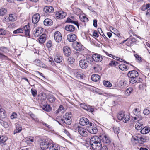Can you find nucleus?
I'll return each mask as SVG.
<instances>
[{
	"label": "nucleus",
	"instance_id": "obj_1",
	"mask_svg": "<svg viewBox=\"0 0 150 150\" xmlns=\"http://www.w3.org/2000/svg\"><path fill=\"white\" fill-rule=\"evenodd\" d=\"M90 144L94 150H107L108 147L105 145L102 147L100 139L98 136H94L92 137L90 140Z\"/></svg>",
	"mask_w": 150,
	"mask_h": 150
},
{
	"label": "nucleus",
	"instance_id": "obj_2",
	"mask_svg": "<svg viewBox=\"0 0 150 150\" xmlns=\"http://www.w3.org/2000/svg\"><path fill=\"white\" fill-rule=\"evenodd\" d=\"M138 72L135 70L129 71L127 74V76L129 78V82L131 83H136L138 79L139 82L141 81V79L139 77Z\"/></svg>",
	"mask_w": 150,
	"mask_h": 150
},
{
	"label": "nucleus",
	"instance_id": "obj_3",
	"mask_svg": "<svg viewBox=\"0 0 150 150\" xmlns=\"http://www.w3.org/2000/svg\"><path fill=\"white\" fill-rule=\"evenodd\" d=\"M97 127L96 125H94L92 122H91L88 124L86 126V129L90 133L96 134L98 132Z\"/></svg>",
	"mask_w": 150,
	"mask_h": 150
},
{
	"label": "nucleus",
	"instance_id": "obj_4",
	"mask_svg": "<svg viewBox=\"0 0 150 150\" xmlns=\"http://www.w3.org/2000/svg\"><path fill=\"white\" fill-rule=\"evenodd\" d=\"M91 59L90 58H86L85 59L80 60L79 62L80 67L82 69H85L87 68L91 62Z\"/></svg>",
	"mask_w": 150,
	"mask_h": 150
},
{
	"label": "nucleus",
	"instance_id": "obj_5",
	"mask_svg": "<svg viewBox=\"0 0 150 150\" xmlns=\"http://www.w3.org/2000/svg\"><path fill=\"white\" fill-rule=\"evenodd\" d=\"M101 140L103 143L106 145H108L111 143V140L109 136L106 134L102 135L100 137Z\"/></svg>",
	"mask_w": 150,
	"mask_h": 150
},
{
	"label": "nucleus",
	"instance_id": "obj_6",
	"mask_svg": "<svg viewBox=\"0 0 150 150\" xmlns=\"http://www.w3.org/2000/svg\"><path fill=\"white\" fill-rule=\"evenodd\" d=\"M72 46L77 51H82L84 49V47L80 43L77 42L73 43Z\"/></svg>",
	"mask_w": 150,
	"mask_h": 150
},
{
	"label": "nucleus",
	"instance_id": "obj_7",
	"mask_svg": "<svg viewBox=\"0 0 150 150\" xmlns=\"http://www.w3.org/2000/svg\"><path fill=\"white\" fill-rule=\"evenodd\" d=\"M54 38L57 42H60L62 40V36L60 32L58 31H55L54 33Z\"/></svg>",
	"mask_w": 150,
	"mask_h": 150
},
{
	"label": "nucleus",
	"instance_id": "obj_8",
	"mask_svg": "<svg viewBox=\"0 0 150 150\" xmlns=\"http://www.w3.org/2000/svg\"><path fill=\"white\" fill-rule=\"evenodd\" d=\"M59 122L62 123H65L67 125H70L71 123V117L64 116L63 118L61 119Z\"/></svg>",
	"mask_w": 150,
	"mask_h": 150
},
{
	"label": "nucleus",
	"instance_id": "obj_9",
	"mask_svg": "<svg viewBox=\"0 0 150 150\" xmlns=\"http://www.w3.org/2000/svg\"><path fill=\"white\" fill-rule=\"evenodd\" d=\"M43 29L42 28L40 27L37 28L34 31V35L35 37L39 36L43 32Z\"/></svg>",
	"mask_w": 150,
	"mask_h": 150
},
{
	"label": "nucleus",
	"instance_id": "obj_10",
	"mask_svg": "<svg viewBox=\"0 0 150 150\" xmlns=\"http://www.w3.org/2000/svg\"><path fill=\"white\" fill-rule=\"evenodd\" d=\"M92 57V59L96 62H100L103 59L102 56L100 54H98L93 55Z\"/></svg>",
	"mask_w": 150,
	"mask_h": 150
},
{
	"label": "nucleus",
	"instance_id": "obj_11",
	"mask_svg": "<svg viewBox=\"0 0 150 150\" xmlns=\"http://www.w3.org/2000/svg\"><path fill=\"white\" fill-rule=\"evenodd\" d=\"M91 122H89L88 120L86 118L82 117L79 120V123L82 126H85L88 125Z\"/></svg>",
	"mask_w": 150,
	"mask_h": 150
},
{
	"label": "nucleus",
	"instance_id": "obj_12",
	"mask_svg": "<svg viewBox=\"0 0 150 150\" xmlns=\"http://www.w3.org/2000/svg\"><path fill=\"white\" fill-rule=\"evenodd\" d=\"M66 16V13L62 11H60L57 12L56 13V17L57 18L60 19L64 18Z\"/></svg>",
	"mask_w": 150,
	"mask_h": 150
},
{
	"label": "nucleus",
	"instance_id": "obj_13",
	"mask_svg": "<svg viewBox=\"0 0 150 150\" xmlns=\"http://www.w3.org/2000/svg\"><path fill=\"white\" fill-rule=\"evenodd\" d=\"M78 132L83 137L87 136V132L85 129L79 126L78 127Z\"/></svg>",
	"mask_w": 150,
	"mask_h": 150
},
{
	"label": "nucleus",
	"instance_id": "obj_14",
	"mask_svg": "<svg viewBox=\"0 0 150 150\" xmlns=\"http://www.w3.org/2000/svg\"><path fill=\"white\" fill-rule=\"evenodd\" d=\"M67 39L70 42H73L76 40L77 39L76 36L74 34H70L67 36Z\"/></svg>",
	"mask_w": 150,
	"mask_h": 150
},
{
	"label": "nucleus",
	"instance_id": "obj_15",
	"mask_svg": "<svg viewBox=\"0 0 150 150\" xmlns=\"http://www.w3.org/2000/svg\"><path fill=\"white\" fill-rule=\"evenodd\" d=\"M40 16L38 13L35 14L32 17V22L34 24H36L39 21Z\"/></svg>",
	"mask_w": 150,
	"mask_h": 150
},
{
	"label": "nucleus",
	"instance_id": "obj_16",
	"mask_svg": "<svg viewBox=\"0 0 150 150\" xmlns=\"http://www.w3.org/2000/svg\"><path fill=\"white\" fill-rule=\"evenodd\" d=\"M63 51L64 55L66 56H69L71 53L70 49L67 46H65L63 48Z\"/></svg>",
	"mask_w": 150,
	"mask_h": 150
},
{
	"label": "nucleus",
	"instance_id": "obj_17",
	"mask_svg": "<svg viewBox=\"0 0 150 150\" xmlns=\"http://www.w3.org/2000/svg\"><path fill=\"white\" fill-rule=\"evenodd\" d=\"M149 138L148 137L145 136H140L139 137V143L143 144L144 143L147 142L149 140Z\"/></svg>",
	"mask_w": 150,
	"mask_h": 150
},
{
	"label": "nucleus",
	"instance_id": "obj_18",
	"mask_svg": "<svg viewBox=\"0 0 150 150\" xmlns=\"http://www.w3.org/2000/svg\"><path fill=\"white\" fill-rule=\"evenodd\" d=\"M74 17L73 16H71L69 18H68L66 21V22L67 23H72L76 25L77 27L79 28V24L78 22L77 21H74Z\"/></svg>",
	"mask_w": 150,
	"mask_h": 150
},
{
	"label": "nucleus",
	"instance_id": "obj_19",
	"mask_svg": "<svg viewBox=\"0 0 150 150\" xmlns=\"http://www.w3.org/2000/svg\"><path fill=\"white\" fill-rule=\"evenodd\" d=\"M47 35L45 34H43L39 37V41L40 43H43L46 39Z\"/></svg>",
	"mask_w": 150,
	"mask_h": 150
},
{
	"label": "nucleus",
	"instance_id": "obj_20",
	"mask_svg": "<svg viewBox=\"0 0 150 150\" xmlns=\"http://www.w3.org/2000/svg\"><path fill=\"white\" fill-rule=\"evenodd\" d=\"M16 129L14 130L13 131V134H14L19 133L20 132L22 129V127L19 124H17L16 125Z\"/></svg>",
	"mask_w": 150,
	"mask_h": 150
},
{
	"label": "nucleus",
	"instance_id": "obj_21",
	"mask_svg": "<svg viewBox=\"0 0 150 150\" xmlns=\"http://www.w3.org/2000/svg\"><path fill=\"white\" fill-rule=\"evenodd\" d=\"M66 30L70 32H73L75 31V28L74 26L71 25H68L65 27Z\"/></svg>",
	"mask_w": 150,
	"mask_h": 150
},
{
	"label": "nucleus",
	"instance_id": "obj_22",
	"mask_svg": "<svg viewBox=\"0 0 150 150\" xmlns=\"http://www.w3.org/2000/svg\"><path fill=\"white\" fill-rule=\"evenodd\" d=\"M34 63L37 66L43 68H45L46 65L38 59L34 61Z\"/></svg>",
	"mask_w": 150,
	"mask_h": 150
},
{
	"label": "nucleus",
	"instance_id": "obj_23",
	"mask_svg": "<svg viewBox=\"0 0 150 150\" xmlns=\"http://www.w3.org/2000/svg\"><path fill=\"white\" fill-rule=\"evenodd\" d=\"M80 71L78 70H75L74 71V74L76 76L78 79H83V76L82 75H81L80 74Z\"/></svg>",
	"mask_w": 150,
	"mask_h": 150
},
{
	"label": "nucleus",
	"instance_id": "obj_24",
	"mask_svg": "<svg viewBox=\"0 0 150 150\" xmlns=\"http://www.w3.org/2000/svg\"><path fill=\"white\" fill-rule=\"evenodd\" d=\"M92 80L94 82L99 81L100 79V76L97 74H93L91 77Z\"/></svg>",
	"mask_w": 150,
	"mask_h": 150
},
{
	"label": "nucleus",
	"instance_id": "obj_25",
	"mask_svg": "<svg viewBox=\"0 0 150 150\" xmlns=\"http://www.w3.org/2000/svg\"><path fill=\"white\" fill-rule=\"evenodd\" d=\"M48 94L47 100L50 103H53L54 102L55 99V97L52 95V93L50 92Z\"/></svg>",
	"mask_w": 150,
	"mask_h": 150
},
{
	"label": "nucleus",
	"instance_id": "obj_26",
	"mask_svg": "<svg viewBox=\"0 0 150 150\" xmlns=\"http://www.w3.org/2000/svg\"><path fill=\"white\" fill-rule=\"evenodd\" d=\"M119 68L121 70L124 71H127L129 69L127 66L124 64H120L119 65Z\"/></svg>",
	"mask_w": 150,
	"mask_h": 150
},
{
	"label": "nucleus",
	"instance_id": "obj_27",
	"mask_svg": "<svg viewBox=\"0 0 150 150\" xmlns=\"http://www.w3.org/2000/svg\"><path fill=\"white\" fill-rule=\"evenodd\" d=\"M139 135L137 136L134 135L132 136V137L131 139L132 142L133 143H137V142L139 143Z\"/></svg>",
	"mask_w": 150,
	"mask_h": 150
},
{
	"label": "nucleus",
	"instance_id": "obj_28",
	"mask_svg": "<svg viewBox=\"0 0 150 150\" xmlns=\"http://www.w3.org/2000/svg\"><path fill=\"white\" fill-rule=\"evenodd\" d=\"M49 150H60V148L57 144H52L50 147Z\"/></svg>",
	"mask_w": 150,
	"mask_h": 150
},
{
	"label": "nucleus",
	"instance_id": "obj_29",
	"mask_svg": "<svg viewBox=\"0 0 150 150\" xmlns=\"http://www.w3.org/2000/svg\"><path fill=\"white\" fill-rule=\"evenodd\" d=\"M54 60L55 62L57 63H60L62 60V57L61 56L56 55L55 57Z\"/></svg>",
	"mask_w": 150,
	"mask_h": 150
},
{
	"label": "nucleus",
	"instance_id": "obj_30",
	"mask_svg": "<svg viewBox=\"0 0 150 150\" xmlns=\"http://www.w3.org/2000/svg\"><path fill=\"white\" fill-rule=\"evenodd\" d=\"M34 141V137L31 136L28 137L26 139V142L28 144H30Z\"/></svg>",
	"mask_w": 150,
	"mask_h": 150
},
{
	"label": "nucleus",
	"instance_id": "obj_31",
	"mask_svg": "<svg viewBox=\"0 0 150 150\" xmlns=\"http://www.w3.org/2000/svg\"><path fill=\"white\" fill-rule=\"evenodd\" d=\"M150 131L147 127H145L142 129L140 132L142 134H146L149 133Z\"/></svg>",
	"mask_w": 150,
	"mask_h": 150
},
{
	"label": "nucleus",
	"instance_id": "obj_32",
	"mask_svg": "<svg viewBox=\"0 0 150 150\" xmlns=\"http://www.w3.org/2000/svg\"><path fill=\"white\" fill-rule=\"evenodd\" d=\"M143 127V124L139 122H137L135 125V128L138 130H141Z\"/></svg>",
	"mask_w": 150,
	"mask_h": 150
},
{
	"label": "nucleus",
	"instance_id": "obj_33",
	"mask_svg": "<svg viewBox=\"0 0 150 150\" xmlns=\"http://www.w3.org/2000/svg\"><path fill=\"white\" fill-rule=\"evenodd\" d=\"M133 89L131 87H129L126 89L125 92V94L127 96H128L133 91Z\"/></svg>",
	"mask_w": 150,
	"mask_h": 150
},
{
	"label": "nucleus",
	"instance_id": "obj_34",
	"mask_svg": "<svg viewBox=\"0 0 150 150\" xmlns=\"http://www.w3.org/2000/svg\"><path fill=\"white\" fill-rule=\"evenodd\" d=\"M142 116H140L138 117H134L132 120L131 121L134 122H137L142 119Z\"/></svg>",
	"mask_w": 150,
	"mask_h": 150
},
{
	"label": "nucleus",
	"instance_id": "obj_35",
	"mask_svg": "<svg viewBox=\"0 0 150 150\" xmlns=\"http://www.w3.org/2000/svg\"><path fill=\"white\" fill-rule=\"evenodd\" d=\"M124 114L122 112H120L117 114V117L118 119L120 120H123V118L124 116Z\"/></svg>",
	"mask_w": 150,
	"mask_h": 150
},
{
	"label": "nucleus",
	"instance_id": "obj_36",
	"mask_svg": "<svg viewBox=\"0 0 150 150\" xmlns=\"http://www.w3.org/2000/svg\"><path fill=\"white\" fill-rule=\"evenodd\" d=\"M123 118V120H122L125 123H127L129 121L130 119L129 116L127 115H124V116Z\"/></svg>",
	"mask_w": 150,
	"mask_h": 150
},
{
	"label": "nucleus",
	"instance_id": "obj_37",
	"mask_svg": "<svg viewBox=\"0 0 150 150\" xmlns=\"http://www.w3.org/2000/svg\"><path fill=\"white\" fill-rule=\"evenodd\" d=\"M0 124L5 128H8L9 126L7 122L3 120L0 121Z\"/></svg>",
	"mask_w": 150,
	"mask_h": 150
},
{
	"label": "nucleus",
	"instance_id": "obj_38",
	"mask_svg": "<svg viewBox=\"0 0 150 150\" xmlns=\"http://www.w3.org/2000/svg\"><path fill=\"white\" fill-rule=\"evenodd\" d=\"M16 16L14 15L10 14L9 15V18L11 21H15L16 20Z\"/></svg>",
	"mask_w": 150,
	"mask_h": 150
},
{
	"label": "nucleus",
	"instance_id": "obj_39",
	"mask_svg": "<svg viewBox=\"0 0 150 150\" xmlns=\"http://www.w3.org/2000/svg\"><path fill=\"white\" fill-rule=\"evenodd\" d=\"M103 83L105 86L107 87H110L112 86V84L110 82L108 81H103Z\"/></svg>",
	"mask_w": 150,
	"mask_h": 150
},
{
	"label": "nucleus",
	"instance_id": "obj_40",
	"mask_svg": "<svg viewBox=\"0 0 150 150\" xmlns=\"http://www.w3.org/2000/svg\"><path fill=\"white\" fill-rule=\"evenodd\" d=\"M118 64V62L115 61L114 60L111 61L109 63V65L110 66H116Z\"/></svg>",
	"mask_w": 150,
	"mask_h": 150
},
{
	"label": "nucleus",
	"instance_id": "obj_41",
	"mask_svg": "<svg viewBox=\"0 0 150 150\" xmlns=\"http://www.w3.org/2000/svg\"><path fill=\"white\" fill-rule=\"evenodd\" d=\"M134 114L136 115H139L141 113L140 110L139 108H135L133 111Z\"/></svg>",
	"mask_w": 150,
	"mask_h": 150
},
{
	"label": "nucleus",
	"instance_id": "obj_42",
	"mask_svg": "<svg viewBox=\"0 0 150 150\" xmlns=\"http://www.w3.org/2000/svg\"><path fill=\"white\" fill-rule=\"evenodd\" d=\"M23 28H19L14 31L13 32L14 34H17L23 33Z\"/></svg>",
	"mask_w": 150,
	"mask_h": 150
},
{
	"label": "nucleus",
	"instance_id": "obj_43",
	"mask_svg": "<svg viewBox=\"0 0 150 150\" xmlns=\"http://www.w3.org/2000/svg\"><path fill=\"white\" fill-rule=\"evenodd\" d=\"M54 110L49 105H47V112H52Z\"/></svg>",
	"mask_w": 150,
	"mask_h": 150
},
{
	"label": "nucleus",
	"instance_id": "obj_44",
	"mask_svg": "<svg viewBox=\"0 0 150 150\" xmlns=\"http://www.w3.org/2000/svg\"><path fill=\"white\" fill-rule=\"evenodd\" d=\"M6 12V10L4 8L0 9V15L3 16Z\"/></svg>",
	"mask_w": 150,
	"mask_h": 150
},
{
	"label": "nucleus",
	"instance_id": "obj_45",
	"mask_svg": "<svg viewBox=\"0 0 150 150\" xmlns=\"http://www.w3.org/2000/svg\"><path fill=\"white\" fill-rule=\"evenodd\" d=\"M75 61V59L72 57H69L68 59V62L69 64H72Z\"/></svg>",
	"mask_w": 150,
	"mask_h": 150
},
{
	"label": "nucleus",
	"instance_id": "obj_46",
	"mask_svg": "<svg viewBox=\"0 0 150 150\" xmlns=\"http://www.w3.org/2000/svg\"><path fill=\"white\" fill-rule=\"evenodd\" d=\"M113 130L114 132L116 134H118L119 132V128L116 127H114L113 128Z\"/></svg>",
	"mask_w": 150,
	"mask_h": 150
},
{
	"label": "nucleus",
	"instance_id": "obj_47",
	"mask_svg": "<svg viewBox=\"0 0 150 150\" xmlns=\"http://www.w3.org/2000/svg\"><path fill=\"white\" fill-rule=\"evenodd\" d=\"M54 11L53 8L50 6H47V12L52 13Z\"/></svg>",
	"mask_w": 150,
	"mask_h": 150
},
{
	"label": "nucleus",
	"instance_id": "obj_48",
	"mask_svg": "<svg viewBox=\"0 0 150 150\" xmlns=\"http://www.w3.org/2000/svg\"><path fill=\"white\" fill-rule=\"evenodd\" d=\"M136 39L134 38H132L131 39H129L128 40V42H130V44L131 45L132 43L136 42Z\"/></svg>",
	"mask_w": 150,
	"mask_h": 150
},
{
	"label": "nucleus",
	"instance_id": "obj_49",
	"mask_svg": "<svg viewBox=\"0 0 150 150\" xmlns=\"http://www.w3.org/2000/svg\"><path fill=\"white\" fill-rule=\"evenodd\" d=\"M88 105H85V104L80 103V107L83 109L86 110V109L88 108Z\"/></svg>",
	"mask_w": 150,
	"mask_h": 150
},
{
	"label": "nucleus",
	"instance_id": "obj_50",
	"mask_svg": "<svg viewBox=\"0 0 150 150\" xmlns=\"http://www.w3.org/2000/svg\"><path fill=\"white\" fill-rule=\"evenodd\" d=\"M0 58L4 59H8V58L7 56L4 55L2 53L0 52Z\"/></svg>",
	"mask_w": 150,
	"mask_h": 150
},
{
	"label": "nucleus",
	"instance_id": "obj_51",
	"mask_svg": "<svg viewBox=\"0 0 150 150\" xmlns=\"http://www.w3.org/2000/svg\"><path fill=\"white\" fill-rule=\"evenodd\" d=\"M143 113L145 115H147L150 113V111L147 109H145L143 111Z\"/></svg>",
	"mask_w": 150,
	"mask_h": 150
},
{
	"label": "nucleus",
	"instance_id": "obj_52",
	"mask_svg": "<svg viewBox=\"0 0 150 150\" xmlns=\"http://www.w3.org/2000/svg\"><path fill=\"white\" fill-rule=\"evenodd\" d=\"M127 83V81L125 80H122L121 81L120 84L121 86H125Z\"/></svg>",
	"mask_w": 150,
	"mask_h": 150
},
{
	"label": "nucleus",
	"instance_id": "obj_53",
	"mask_svg": "<svg viewBox=\"0 0 150 150\" xmlns=\"http://www.w3.org/2000/svg\"><path fill=\"white\" fill-rule=\"evenodd\" d=\"M86 110L92 113L93 112L94 109L93 108H91V106L88 105V108L86 109Z\"/></svg>",
	"mask_w": 150,
	"mask_h": 150
},
{
	"label": "nucleus",
	"instance_id": "obj_54",
	"mask_svg": "<svg viewBox=\"0 0 150 150\" xmlns=\"http://www.w3.org/2000/svg\"><path fill=\"white\" fill-rule=\"evenodd\" d=\"M134 56L139 61L141 62L142 61V58L138 54H135Z\"/></svg>",
	"mask_w": 150,
	"mask_h": 150
},
{
	"label": "nucleus",
	"instance_id": "obj_55",
	"mask_svg": "<svg viewBox=\"0 0 150 150\" xmlns=\"http://www.w3.org/2000/svg\"><path fill=\"white\" fill-rule=\"evenodd\" d=\"M17 117V114L15 112L13 113L11 116V119H13L16 118Z\"/></svg>",
	"mask_w": 150,
	"mask_h": 150
},
{
	"label": "nucleus",
	"instance_id": "obj_56",
	"mask_svg": "<svg viewBox=\"0 0 150 150\" xmlns=\"http://www.w3.org/2000/svg\"><path fill=\"white\" fill-rule=\"evenodd\" d=\"M53 23V21L51 19L47 18V26L51 25Z\"/></svg>",
	"mask_w": 150,
	"mask_h": 150
},
{
	"label": "nucleus",
	"instance_id": "obj_57",
	"mask_svg": "<svg viewBox=\"0 0 150 150\" xmlns=\"http://www.w3.org/2000/svg\"><path fill=\"white\" fill-rule=\"evenodd\" d=\"M6 31L3 29L0 28V35H4L5 34Z\"/></svg>",
	"mask_w": 150,
	"mask_h": 150
},
{
	"label": "nucleus",
	"instance_id": "obj_58",
	"mask_svg": "<svg viewBox=\"0 0 150 150\" xmlns=\"http://www.w3.org/2000/svg\"><path fill=\"white\" fill-rule=\"evenodd\" d=\"M49 62L50 64L52 65H53L54 64V62L53 60V58L51 57H50L49 59Z\"/></svg>",
	"mask_w": 150,
	"mask_h": 150
},
{
	"label": "nucleus",
	"instance_id": "obj_59",
	"mask_svg": "<svg viewBox=\"0 0 150 150\" xmlns=\"http://www.w3.org/2000/svg\"><path fill=\"white\" fill-rule=\"evenodd\" d=\"M47 98V96L45 93H42L41 95V98L43 100H45Z\"/></svg>",
	"mask_w": 150,
	"mask_h": 150
},
{
	"label": "nucleus",
	"instance_id": "obj_60",
	"mask_svg": "<svg viewBox=\"0 0 150 150\" xmlns=\"http://www.w3.org/2000/svg\"><path fill=\"white\" fill-rule=\"evenodd\" d=\"M82 18H81V21L84 22H87L88 21V18L85 16H83Z\"/></svg>",
	"mask_w": 150,
	"mask_h": 150
},
{
	"label": "nucleus",
	"instance_id": "obj_61",
	"mask_svg": "<svg viewBox=\"0 0 150 150\" xmlns=\"http://www.w3.org/2000/svg\"><path fill=\"white\" fill-rule=\"evenodd\" d=\"M31 92L33 96L35 97V96H36L37 95V92H36V91L35 90H33L32 89H31Z\"/></svg>",
	"mask_w": 150,
	"mask_h": 150
},
{
	"label": "nucleus",
	"instance_id": "obj_62",
	"mask_svg": "<svg viewBox=\"0 0 150 150\" xmlns=\"http://www.w3.org/2000/svg\"><path fill=\"white\" fill-rule=\"evenodd\" d=\"M93 35L96 37H98L99 36V34L96 31H94L93 33Z\"/></svg>",
	"mask_w": 150,
	"mask_h": 150
},
{
	"label": "nucleus",
	"instance_id": "obj_63",
	"mask_svg": "<svg viewBox=\"0 0 150 150\" xmlns=\"http://www.w3.org/2000/svg\"><path fill=\"white\" fill-rule=\"evenodd\" d=\"M52 46V42L50 40L47 42V48H51Z\"/></svg>",
	"mask_w": 150,
	"mask_h": 150
},
{
	"label": "nucleus",
	"instance_id": "obj_64",
	"mask_svg": "<svg viewBox=\"0 0 150 150\" xmlns=\"http://www.w3.org/2000/svg\"><path fill=\"white\" fill-rule=\"evenodd\" d=\"M150 7V4H148L146 5L145 6L143 7L142 9L143 10L144 9L146 10V9H148V8Z\"/></svg>",
	"mask_w": 150,
	"mask_h": 150
}]
</instances>
